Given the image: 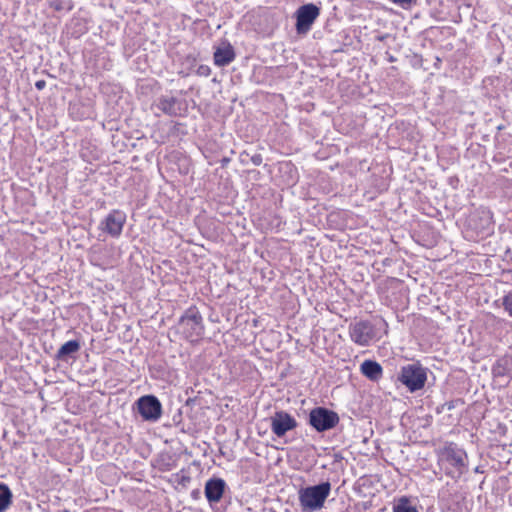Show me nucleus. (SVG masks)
Instances as JSON below:
<instances>
[{
	"instance_id": "nucleus-16",
	"label": "nucleus",
	"mask_w": 512,
	"mask_h": 512,
	"mask_svg": "<svg viewBox=\"0 0 512 512\" xmlns=\"http://www.w3.org/2000/svg\"><path fill=\"white\" fill-rule=\"evenodd\" d=\"M80 349V343L77 340H70L64 343L57 351L56 358L58 360H66L72 354H75Z\"/></svg>"
},
{
	"instance_id": "nucleus-1",
	"label": "nucleus",
	"mask_w": 512,
	"mask_h": 512,
	"mask_svg": "<svg viewBox=\"0 0 512 512\" xmlns=\"http://www.w3.org/2000/svg\"><path fill=\"white\" fill-rule=\"evenodd\" d=\"M331 492V484L322 482L299 490L298 498L302 512H315L324 507Z\"/></svg>"
},
{
	"instance_id": "nucleus-8",
	"label": "nucleus",
	"mask_w": 512,
	"mask_h": 512,
	"mask_svg": "<svg viewBox=\"0 0 512 512\" xmlns=\"http://www.w3.org/2000/svg\"><path fill=\"white\" fill-rule=\"evenodd\" d=\"M137 409L144 420L157 421L162 414L160 401L153 395L142 396L137 400Z\"/></svg>"
},
{
	"instance_id": "nucleus-23",
	"label": "nucleus",
	"mask_w": 512,
	"mask_h": 512,
	"mask_svg": "<svg viewBox=\"0 0 512 512\" xmlns=\"http://www.w3.org/2000/svg\"><path fill=\"white\" fill-rule=\"evenodd\" d=\"M381 323H382L384 326H386V325H387V324H386V322H385L384 320H381Z\"/></svg>"
},
{
	"instance_id": "nucleus-17",
	"label": "nucleus",
	"mask_w": 512,
	"mask_h": 512,
	"mask_svg": "<svg viewBox=\"0 0 512 512\" xmlns=\"http://www.w3.org/2000/svg\"><path fill=\"white\" fill-rule=\"evenodd\" d=\"M393 512H418L407 497H401L393 506Z\"/></svg>"
},
{
	"instance_id": "nucleus-14",
	"label": "nucleus",
	"mask_w": 512,
	"mask_h": 512,
	"mask_svg": "<svg viewBox=\"0 0 512 512\" xmlns=\"http://www.w3.org/2000/svg\"><path fill=\"white\" fill-rule=\"evenodd\" d=\"M234 58L235 53L230 45L218 48L214 52V63L219 67H223L230 64L234 60Z\"/></svg>"
},
{
	"instance_id": "nucleus-15",
	"label": "nucleus",
	"mask_w": 512,
	"mask_h": 512,
	"mask_svg": "<svg viewBox=\"0 0 512 512\" xmlns=\"http://www.w3.org/2000/svg\"><path fill=\"white\" fill-rule=\"evenodd\" d=\"M493 373L496 376H507L512 378V354L499 358L493 366Z\"/></svg>"
},
{
	"instance_id": "nucleus-20",
	"label": "nucleus",
	"mask_w": 512,
	"mask_h": 512,
	"mask_svg": "<svg viewBox=\"0 0 512 512\" xmlns=\"http://www.w3.org/2000/svg\"><path fill=\"white\" fill-rule=\"evenodd\" d=\"M482 219L484 221L483 228L489 230L491 228V214L488 210L482 211Z\"/></svg>"
},
{
	"instance_id": "nucleus-22",
	"label": "nucleus",
	"mask_w": 512,
	"mask_h": 512,
	"mask_svg": "<svg viewBox=\"0 0 512 512\" xmlns=\"http://www.w3.org/2000/svg\"><path fill=\"white\" fill-rule=\"evenodd\" d=\"M35 86L37 89L41 90L45 87V81L44 80L37 81Z\"/></svg>"
},
{
	"instance_id": "nucleus-21",
	"label": "nucleus",
	"mask_w": 512,
	"mask_h": 512,
	"mask_svg": "<svg viewBox=\"0 0 512 512\" xmlns=\"http://www.w3.org/2000/svg\"><path fill=\"white\" fill-rule=\"evenodd\" d=\"M389 1L394 4L400 5L402 7H404L406 5H410L413 2V0H389Z\"/></svg>"
},
{
	"instance_id": "nucleus-6",
	"label": "nucleus",
	"mask_w": 512,
	"mask_h": 512,
	"mask_svg": "<svg viewBox=\"0 0 512 512\" xmlns=\"http://www.w3.org/2000/svg\"><path fill=\"white\" fill-rule=\"evenodd\" d=\"M339 422L337 413L323 407H317L310 411L309 424L318 432L334 428Z\"/></svg>"
},
{
	"instance_id": "nucleus-19",
	"label": "nucleus",
	"mask_w": 512,
	"mask_h": 512,
	"mask_svg": "<svg viewBox=\"0 0 512 512\" xmlns=\"http://www.w3.org/2000/svg\"><path fill=\"white\" fill-rule=\"evenodd\" d=\"M502 304L508 315L512 317V291L503 297Z\"/></svg>"
},
{
	"instance_id": "nucleus-13",
	"label": "nucleus",
	"mask_w": 512,
	"mask_h": 512,
	"mask_svg": "<svg viewBox=\"0 0 512 512\" xmlns=\"http://www.w3.org/2000/svg\"><path fill=\"white\" fill-rule=\"evenodd\" d=\"M361 373L372 381H377L382 377L383 369L381 365L372 360H365L360 366Z\"/></svg>"
},
{
	"instance_id": "nucleus-9",
	"label": "nucleus",
	"mask_w": 512,
	"mask_h": 512,
	"mask_svg": "<svg viewBox=\"0 0 512 512\" xmlns=\"http://www.w3.org/2000/svg\"><path fill=\"white\" fill-rule=\"evenodd\" d=\"M270 427L277 437H283L287 432L297 427V421L285 411H276L270 418Z\"/></svg>"
},
{
	"instance_id": "nucleus-5",
	"label": "nucleus",
	"mask_w": 512,
	"mask_h": 512,
	"mask_svg": "<svg viewBox=\"0 0 512 512\" xmlns=\"http://www.w3.org/2000/svg\"><path fill=\"white\" fill-rule=\"evenodd\" d=\"M349 335L351 340L359 346H369L378 339L375 325L367 320L350 323Z\"/></svg>"
},
{
	"instance_id": "nucleus-11",
	"label": "nucleus",
	"mask_w": 512,
	"mask_h": 512,
	"mask_svg": "<svg viewBox=\"0 0 512 512\" xmlns=\"http://www.w3.org/2000/svg\"><path fill=\"white\" fill-rule=\"evenodd\" d=\"M225 481L221 478L209 479L205 484V496L209 502H218L223 496Z\"/></svg>"
},
{
	"instance_id": "nucleus-2",
	"label": "nucleus",
	"mask_w": 512,
	"mask_h": 512,
	"mask_svg": "<svg viewBox=\"0 0 512 512\" xmlns=\"http://www.w3.org/2000/svg\"><path fill=\"white\" fill-rule=\"evenodd\" d=\"M178 327L186 339L198 341L204 334L203 318L196 307H190L181 316Z\"/></svg>"
},
{
	"instance_id": "nucleus-18",
	"label": "nucleus",
	"mask_w": 512,
	"mask_h": 512,
	"mask_svg": "<svg viewBox=\"0 0 512 512\" xmlns=\"http://www.w3.org/2000/svg\"><path fill=\"white\" fill-rule=\"evenodd\" d=\"M11 497L12 494L9 488L4 484H0V512L8 508L11 503Z\"/></svg>"
},
{
	"instance_id": "nucleus-7",
	"label": "nucleus",
	"mask_w": 512,
	"mask_h": 512,
	"mask_svg": "<svg viewBox=\"0 0 512 512\" xmlns=\"http://www.w3.org/2000/svg\"><path fill=\"white\" fill-rule=\"evenodd\" d=\"M320 14V9L314 4H305L296 12V30L299 34H306Z\"/></svg>"
},
{
	"instance_id": "nucleus-3",
	"label": "nucleus",
	"mask_w": 512,
	"mask_h": 512,
	"mask_svg": "<svg viewBox=\"0 0 512 512\" xmlns=\"http://www.w3.org/2000/svg\"><path fill=\"white\" fill-rule=\"evenodd\" d=\"M466 460V452L454 444L445 446L439 453V463L442 466L450 465L459 475L466 470ZM445 469L448 475L454 476V471L449 470L448 467H445Z\"/></svg>"
},
{
	"instance_id": "nucleus-10",
	"label": "nucleus",
	"mask_w": 512,
	"mask_h": 512,
	"mask_svg": "<svg viewBox=\"0 0 512 512\" xmlns=\"http://www.w3.org/2000/svg\"><path fill=\"white\" fill-rule=\"evenodd\" d=\"M126 222V214L120 210L111 211L100 223V229L113 238H118Z\"/></svg>"
},
{
	"instance_id": "nucleus-12",
	"label": "nucleus",
	"mask_w": 512,
	"mask_h": 512,
	"mask_svg": "<svg viewBox=\"0 0 512 512\" xmlns=\"http://www.w3.org/2000/svg\"><path fill=\"white\" fill-rule=\"evenodd\" d=\"M158 109L169 116H176L180 114V102L175 97H161L157 103Z\"/></svg>"
},
{
	"instance_id": "nucleus-4",
	"label": "nucleus",
	"mask_w": 512,
	"mask_h": 512,
	"mask_svg": "<svg viewBox=\"0 0 512 512\" xmlns=\"http://www.w3.org/2000/svg\"><path fill=\"white\" fill-rule=\"evenodd\" d=\"M398 380L406 386L410 392L422 389L427 381L426 369L419 363H412L401 368Z\"/></svg>"
}]
</instances>
